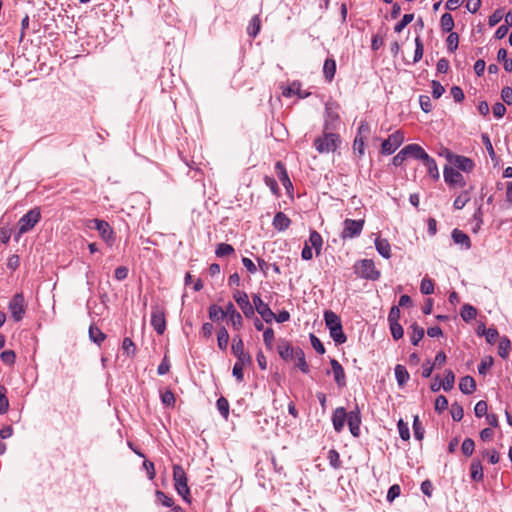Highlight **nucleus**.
Here are the masks:
<instances>
[{"instance_id": "obj_57", "label": "nucleus", "mask_w": 512, "mask_h": 512, "mask_svg": "<svg viewBox=\"0 0 512 512\" xmlns=\"http://www.w3.org/2000/svg\"><path fill=\"white\" fill-rule=\"evenodd\" d=\"M389 325H390L392 337L395 340H399L400 338L403 337L404 331H403L402 326L399 324V322L389 323Z\"/></svg>"}, {"instance_id": "obj_9", "label": "nucleus", "mask_w": 512, "mask_h": 512, "mask_svg": "<svg viewBox=\"0 0 512 512\" xmlns=\"http://www.w3.org/2000/svg\"><path fill=\"white\" fill-rule=\"evenodd\" d=\"M443 175L445 182L452 187L462 188L466 185L463 175L453 167L445 166Z\"/></svg>"}, {"instance_id": "obj_28", "label": "nucleus", "mask_w": 512, "mask_h": 512, "mask_svg": "<svg viewBox=\"0 0 512 512\" xmlns=\"http://www.w3.org/2000/svg\"><path fill=\"white\" fill-rule=\"evenodd\" d=\"M336 73V62L333 58H327L323 65V74L326 81L331 82Z\"/></svg>"}, {"instance_id": "obj_7", "label": "nucleus", "mask_w": 512, "mask_h": 512, "mask_svg": "<svg viewBox=\"0 0 512 512\" xmlns=\"http://www.w3.org/2000/svg\"><path fill=\"white\" fill-rule=\"evenodd\" d=\"M364 226V220H353V219H346L344 221V229L342 231V238H354L361 234L362 229Z\"/></svg>"}, {"instance_id": "obj_30", "label": "nucleus", "mask_w": 512, "mask_h": 512, "mask_svg": "<svg viewBox=\"0 0 512 512\" xmlns=\"http://www.w3.org/2000/svg\"><path fill=\"white\" fill-rule=\"evenodd\" d=\"M426 168L428 175L433 178L434 180H438L440 177L438 166L436 164V161L430 157L429 155L423 160L422 162Z\"/></svg>"}, {"instance_id": "obj_63", "label": "nucleus", "mask_w": 512, "mask_h": 512, "mask_svg": "<svg viewBox=\"0 0 512 512\" xmlns=\"http://www.w3.org/2000/svg\"><path fill=\"white\" fill-rule=\"evenodd\" d=\"M161 400L162 403L166 406H174L175 404V396L170 390H167L161 394Z\"/></svg>"}, {"instance_id": "obj_62", "label": "nucleus", "mask_w": 512, "mask_h": 512, "mask_svg": "<svg viewBox=\"0 0 512 512\" xmlns=\"http://www.w3.org/2000/svg\"><path fill=\"white\" fill-rule=\"evenodd\" d=\"M310 341L312 347L319 353L324 354L325 353V347L320 341L319 338H317L314 334H310Z\"/></svg>"}, {"instance_id": "obj_23", "label": "nucleus", "mask_w": 512, "mask_h": 512, "mask_svg": "<svg viewBox=\"0 0 512 512\" xmlns=\"http://www.w3.org/2000/svg\"><path fill=\"white\" fill-rule=\"evenodd\" d=\"M279 356L285 361H292L296 356V348H293L289 343H283L278 346Z\"/></svg>"}, {"instance_id": "obj_15", "label": "nucleus", "mask_w": 512, "mask_h": 512, "mask_svg": "<svg viewBox=\"0 0 512 512\" xmlns=\"http://www.w3.org/2000/svg\"><path fill=\"white\" fill-rule=\"evenodd\" d=\"M338 106L335 103H326L325 130L333 129L339 121Z\"/></svg>"}, {"instance_id": "obj_18", "label": "nucleus", "mask_w": 512, "mask_h": 512, "mask_svg": "<svg viewBox=\"0 0 512 512\" xmlns=\"http://www.w3.org/2000/svg\"><path fill=\"white\" fill-rule=\"evenodd\" d=\"M330 364L335 382L339 387H344L346 385V375L342 365L336 359H331Z\"/></svg>"}, {"instance_id": "obj_12", "label": "nucleus", "mask_w": 512, "mask_h": 512, "mask_svg": "<svg viewBox=\"0 0 512 512\" xmlns=\"http://www.w3.org/2000/svg\"><path fill=\"white\" fill-rule=\"evenodd\" d=\"M233 298L246 317L250 318L254 315V307L250 303L246 292L237 290L233 294Z\"/></svg>"}, {"instance_id": "obj_47", "label": "nucleus", "mask_w": 512, "mask_h": 512, "mask_svg": "<svg viewBox=\"0 0 512 512\" xmlns=\"http://www.w3.org/2000/svg\"><path fill=\"white\" fill-rule=\"evenodd\" d=\"M7 389L0 385V414H4L8 411L9 401L6 396Z\"/></svg>"}, {"instance_id": "obj_37", "label": "nucleus", "mask_w": 512, "mask_h": 512, "mask_svg": "<svg viewBox=\"0 0 512 512\" xmlns=\"http://www.w3.org/2000/svg\"><path fill=\"white\" fill-rule=\"evenodd\" d=\"M324 320L326 327L330 330L331 328L337 327L342 324L339 316L333 311H326L324 313Z\"/></svg>"}, {"instance_id": "obj_46", "label": "nucleus", "mask_w": 512, "mask_h": 512, "mask_svg": "<svg viewBox=\"0 0 512 512\" xmlns=\"http://www.w3.org/2000/svg\"><path fill=\"white\" fill-rule=\"evenodd\" d=\"M122 349H123L124 353H126V355L129 357H133L136 354L135 344L128 337L124 338L123 343H122Z\"/></svg>"}, {"instance_id": "obj_44", "label": "nucleus", "mask_w": 512, "mask_h": 512, "mask_svg": "<svg viewBox=\"0 0 512 512\" xmlns=\"http://www.w3.org/2000/svg\"><path fill=\"white\" fill-rule=\"evenodd\" d=\"M460 314L464 321H470L476 317L477 312L473 306H471L469 304H465L461 308Z\"/></svg>"}, {"instance_id": "obj_14", "label": "nucleus", "mask_w": 512, "mask_h": 512, "mask_svg": "<svg viewBox=\"0 0 512 512\" xmlns=\"http://www.w3.org/2000/svg\"><path fill=\"white\" fill-rule=\"evenodd\" d=\"M92 222L94 223V228L105 242L110 243L114 240V232L108 222L100 219H94Z\"/></svg>"}, {"instance_id": "obj_25", "label": "nucleus", "mask_w": 512, "mask_h": 512, "mask_svg": "<svg viewBox=\"0 0 512 512\" xmlns=\"http://www.w3.org/2000/svg\"><path fill=\"white\" fill-rule=\"evenodd\" d=\"M290 219L283 213L278 212L273 218V227L278 231H284L290 226Z\"/></svg>"}, {"instance_id": "obj_24", "label": "nucleus", "mask_w": 512, "mask_h": 512, "mask_svg": "<svg viewBox=\"0 0 512 512\" xmlns=\"http://www.w3.org/2000/svg\"><path fill=\"white\" fill-rule=\"evenodd\" d=\"M309 244L311 248H314L316 255H320L322 245H323V239L322 236L315 230H312L309 235V239L306 242Z\"/></svg>"}, {"instance_id": "obj_50", "label": "nucleus", "mask_w": 512, "mask_h": 512, "mask_svg": "<svg viewBox=\"0 0 512 512\" xmlns=\"http://www.w3.org/2000/svg\"><path fill=\"white\" fill-rule=\"evenodd\" d=\"M470 200L469 193L467 191L462 192L454 200L453 206L455 209H462Z\"/></svg>"}, {"instance_id": "obj_10", "label": "nucleus", "mask_w": 512, "mask_h": 512, "mask_svg": "<svg viewBox=\"0 0 512 512\" xmlns=\"http://www.w3.org/2000/svg\"><path fill=\"white\" fill-rule=\"evenodd\" d=\"M9 311L13 319L18 322L25 314L24 297L22 294H16L13 296L9 303Z\"/></svg>"}, {"instance_id": "obj_17", "label": "nucleus", "mask_w": 512, "mask_h": 512, "mask_svg": "<svg viewBox=\"0 0 512 512\" xmlns=\"http://www.w3.org/2000/svg\"><path fill=\"white\" fill-rule=\"evenodd\" d=\"M347 420H348V413H346V411L343 407H339V408L335 409V411L333 412V415H332V422H333L334 429L337 432H340L344 428Z\"/></svg>"}, {"instance_id": "obj_13", "label": "nucleus", "mask_w": 512, "mask_h": 512, "mask_svg": "<svg viewBox=\"0 0 512 512\" xmlns=\"http://www.w3.org/2000/svg\"><path fill=\"white\" fill-rule=\"evenodd\" d=\"M225 317H228L229 322L231 323L232 327L239 331L243 326V317L242 315L236 310L234 304L232 302H229L225 306Z\"/></svg>"}, {"instance_id": "obj_5", "label": "nucleus", "mask_w": 512, "mask_h": 512, "mask_svg": "<svg viewBox=\"0 0 512 512\" xmlns=\"http://www.w3.org/2000/svg\"><path fill=\"white\" fill-rule=\"evenodd\" d=\"M404 134L398 130L391 134L386 140L383 141L381 146V153L384 155L393 154L398 147L404 142Z\"/></svg>"}, {"instance_id": "obj_43", "label": "nucleus", "mask_w": 512, "mask_h": 512, "mask_svg": "<svg viewBox=\"0 0 512 512\" xmlns=\"http://www.w3.org/2000/svg\"><path fill=\"white\" fill-rule=\"evenodd\" d=\"M455 382V375L451 370H447L444 375V379L441 381L442 388L445 391H449L453 388Z\"/></svg>"}, {"instance_id": "obj_61", "label": "nucleus", "mask_w": 512, "mask_h": 512, "mask_svg": "<svg viewBox=\"0 0 512 512\" xmlns=\"http://www.w3.org/2000/svg\"><path fill=\"white\" fill-rule=\"evenodd\" d=\"M476 417L481 418L487 414V403L483 400L476 403L474 407Z\"/></svg>"}, {"instance_id": "obj_3", "label": "nucleus", "mask_w": 512, "mask_h": 512, "mask_svg": "<svg viewBox=\"0 0 512 512\" xmlns=\"http://www.w3.org/2000/svg\"><path fill=\"white\" fill-rule=\"evenodd\" d=\"M355 272L361 278L368 280H378L380 278V271L376 269L373 260L363 259L355 264Z\"/></svg>"}, {"instance_id": "obj_60", "label": "nucleus", "mask_w": 512, "mask_h": 512, "mask_svg": "<svg viewBox=\"0 0 512 512\" xmlns=\"http://www.w3.org/2000/svg\"><path fill=\"white\" fill-rule=\"evenodd\" d=\"M448 407V400L445 396L440 395L435 400V411L438 413L443 412Z\"/></svg>"}, {"instance_id": "obj_6", "label": "nucleus", "mask_w": 512, "mask_h": 512, "mask_svg": "<svg viewBox=\"0 0 512 512\" xmlns=\"http://www.w3.org/2000/svg\"><path fill=\"white\" fill-rule=\"evenodd\" d=\"M151 325L154 330L162 335L166 329L165 309L159 305L152 306Z\"/></svg>"}, {"instance_id": "obj_48", "label": "nucleus", "mask_w": 512, "mask_h": 512, "mask_svg": "<svg viewBox=\"0 0 512 512\" xmlns=\"http://www.w3.org/2000/svg\"><path fill=\"white\" fill-rule=\"evenodd\" d=\"M217 409L219 413L225 418H228L229 415V403L226 398L220 397L216 402Z\"/></svg>"}, {"instance_id": "obj_38", "label": "nucleus", "mask_w": 512, "mask_h": 512, "mask_svg": "<svg viewBox=\"0 0 512 512\" xmlns=\"http://www.w3.org/2000/svg\"><path fill=\"white\" fill-rule=\"evenodd\" d=\"M89 338L92 342L100 345L106 338V335L96 326L89 327Z\"/></svg>"}, {"instance_id": "obj_45", "label": "nucleus", "mask_w": 512, "mask_h": 512, "mask_svg": "<svg viewBox=\"0 0 512 512\" xmlns=\"http://www.w3.org/2000/svg\"><path fill=\"white\" fill-rule=\"evenodd\" d=\"M420 291L424 295L432 294L434 292V283H433V281L430 278H428V277H424L422 279V281H421Z\"/></svg>"}, {"instance_id": "obj_59", "label": "nucleus", "mask_w": 512, "mask_h": 512, "mask_svg": "<svg viewBox=\"0 0 512 512\" xmlns=\"http://www.w3.org/2000/svg\"><path fill=\"white\" fill-rule=\"evenodd\" d=\"M0 358L3 363L7 365H12L15 362L16 355L14 351L6 350L1 353Z\"/></svg>"}, {"instance_id": "obj_31", "label": "nucleus", "mask_w": 512, "mask_h": 512, "mask_svg": "<svg viewBox=\"0 0 512 512\" xmlns=\"http://www.w3.org/2000/svg\"><path fill=\"white\" fill-rule=\"evenodd\" d=\"M275 169H276L278 178L281 181V183L283 184V186L285 188H288V187L292 186V183H291V181L289 179V176H288V173L286 171V168H285L284 164L282 162L278 161L275 164Z\"/></svg>"}, {"instance_id": "obj_33", "label": "nucleus", "mask_w": 512, "mask_h": 512, "mask_svg": "<svg viewBox=\"0 0 512 512\" xmlns=\"http://www.w3.org/2000/svg\"><path fill=\"white\" fill-rule=\"evenodd\" d=\"M209 318L212 321H220L225 318V308H222L216 304H212L208 309Z\"/></svg>"}, {"instance_id": "obj_8", "label": "nucleus", "mask_w": 512, "mask_h": 512, "mask_svg": "<svg viewBox=\"0 0 512 512\" xmlns=\"http://www.w3.org/2000/svg\"><path fill=\"white\" fill-rule=\"evenodd\" d=\"M253 307L266 323H271L274 320L275 313L257 294L253 295Z\"/></svg>"}, {"instance_id": "obj_51", "label": "nucleus", "mask_w": 512, "mask_h": 512, "mask_svg": "<svg viewBox=\"0 0 512 512\" xmlns=\"http://www.w3.org/2000/svg\"><path fill=\"white\" fill-rule=\"evenodd\" d=\"M447 48L449 51L454 52L458 48L459 36L455 32H450L447 37Z\"/></svg>"}, {"instance_id": "obj_21", "label": "nucleus", "mask_w": 512, "mask_h": 512, "mask_svg": "<svg viewBox=\"0 0 512 512\" xmlns=\"http://www.w3.org/2000/svg\"><path fill=\"white\" fill-rule=\"evenodd\" d=\"M375 248L385 259H389L391 257V246L388 240L377 237L375 239Z\"/></svg>"}, {"instance_id": "obj_26", "label": "nucleus", "mask_w": 512, "mask_h": 512, "mask_svg": "<svg viewBox=\"0 0 512 512\" xmlns=\"http://www.w3.org/2000/svg\"><path fill=\"white\" fill-rule=\"evenodd\" d=\"M470 477L473 481L480 482L483 480V467L478 459H473L470 465Z\"/></svg>"}, {"instance_id": "obj_40", "label": "nucleus", "mask_w": 512, "mask_h": 512, "mask_svg": "<svg viewBox=\"0 0 512 512\" xmlns=\"http://www.w3.org/2000/svg\"><path fill=\"white\" fill-rule=\"evenodd\" d=\"M440 26L444 32H451L454 27V19L450 13H444L440 19Z\"/></svg>"}, {"instance_id": "obj_41", "label": "nucleus", "mask_w": 512, "mask_h": 512, "mask_svg": "<svg viewBox=\"0 0 512 512\" xmlns=\"http://www.w3.org/2000/svg\"><path fill=\"white\" fill-rule=\"evenodd\" d=\"M260 27H261V21H260L259 16L256 15V16L252 17V19L250 20L249 25L247 27V32L250 36L256 37L260 31Z\"/></svg>"}, {"instance_id": "obj_1", "label": "nucleus", "mask_w": 512, "mask_h": 512, "mask_svg": "<svg viewBox=\"0 0 512 512\" xmlns=\"http://www.w3.org/2000/svg\"><path fill=\"white\" fill-rule=\"evenodd\" d=\"M339 144V135L332 132H324L322 136L317 137L314 141L316 150L321 154L334 152Z\"/></svg>"}, {"instance_id": "obj_56", "label": "nucleus", "mask_w": 512, "mask_h": 512, "mask_svg": "<svg viewBox=\"0 0 512 512\" xmlns=\"http://www.w3.org/2000/svg\"><path fill=\"white\" fill-rule=\"evenodd\" d=\"M263 341L268 349H272L274 342V331L272 328H267L263 332Z\"/></svg>"}, {"instance_id": "obj_20", "label": "nucleus", "mask_w": 512, "mask_h": 512, "mask_svg": "<svg viewBox=\"0 0 512 512\" xmlns=\"http://www.w3.org/2000/svg\"><path fill=\"white\" fill-rule=\"evenodd\" d=\"M349 430L353 436H358L360 431V413L358 410L351 411L348 413V420H347Z\"/></svg>"}, {"instance_id": "obj_22", "label": "nucleus", "mask_w": 512, "mask_h": 512, "mask_svg": "<svg viewBox=\"0 0 512 512\" xmlns=\"http://www.w3.org/2000/svg\"><path fill=\"white\" fill-rule=\"evenodd\" d=\"M452 239L456 244L461 245L466 250L470 249L471 247L469 236L459 229H454L452 231Z\"/></svg>"}, {"instance_id": "obj_39", "label": "nucleus", "mask_w": 512, "mask_h": 512, "mask_svg": "<svg viewBox=\"0 0 512 512\" xmlns=\"http://www.w3.org/2000/svg\"><path fill=\"white\" fill-rule=\"evenodd\" d=\"M410 329L412 330L411 336H410L411 342L413 345H418V343L424 336V329L422 327L418 326L416 323H413L410 326Z\"/></svg>"}, {"instance_id": "obj_2", "label": "nucleus", "mask_w": 512, "mask_h": 512, "mask_svg": "<svg viewBox=\"0 0 512 512\" xmlns=\"http://www.w3.org/2000/svg\"><path fill=\"white\" fill-rule=\"evenodd\" d=\"M41 213L38 208L29 210L18 221V232L15 240L18 241L20 236L32 230L35 225L40 221Z\"/></svg>"}, {"instance_id": "obj_36", "label": "nucleus", "mask_w": 512, "mask_h": 512, "mask_svg": "<svg viewBox=\"0 0 512 512\" xmlns=\"http://www.w3.org/2000/svg\"><path fill=\"white\" fill-rule=\"evenodd\" d=\"M229 342V333L225 327H221L217 333V344L220 350L225 351Z\"/></svg>"}, {"instance_id": "obj_58", "label": "nucleus", "mask_w": 512, "mask_h": 512, "mask_svg": "<svg viewBox=\"0 0 512 512\" xmlns=\"http://www.w3.org/2000/svg\"><path fill=\"white\" fill-rule=\"evenodd\" d=\"M328 460L330 462V465L333 467V468H339L341 466V461H340V457H339V454L337 452V450H329V453H328Z\"/></svg>"}, {"instance_id": "obj_19", "label": "nucleus", "mask_w": 512, "mask_h": 512, "mask_svg": "<svg viewBox=\"0 0 512 512\" xmlns=\"http://www.w3.org/2000/svg\"><path fill=\"white\" fill-rule=\"evenodd\" d=\"M407 158L412 157L423 162L428 156L426 151L418 144H409L403 148Z\"/></svg>"}, {"instance_id": "obj_54", "label": "nucleus", "mask_w": 512, "mask_h": 512, "mask_svg": "<svg viewBox=\"0 0 512 512\" xmlns=\"http://www.w3.org/2000/svg\"><path fill=\"white\" fill-rule=\"evenodd\" d=\"M156 498L165 507H172L174 504L173 499L160 490L156 491Z\"/></svg>"}, {"instance_id": "obj_32", "label": "nucleus", "mask_w": 512, "mask_h": 512, "mask_svg": "<svg viewBox=\"0 0 512 512\" xmlns=\"http://www.w3.org/2000/svg\"><path fill=\"white\" fill-rule=\"evenodd\" d=\"M295 365L303 372L308 373L309 372V366L305 359V354L301 348H296V356L295 359Z\"/></svg>"}, {"instance_id": "obj_34", "label": "nucleus", "mask_w": 512, "mask_h": 512, "mask_svg": "<svg viewBox=\"0 0 512 512\" xmlns=\"http://www.w3.org/2000/svg\"><path fill=\"white\" fill-rule=\"evenodd\" d=\"M394 372L396 380L400 386H403L409 380V373L403 365H396Z\"/></svg>"}, {"instance_id": "obj_16", "label": "nucleus", "mask_w": 512, "mask_h": 512, "mask_svg": "<svg viewBox=\"0 0 512 512\" xmlns=\"http://www.w3.org/2000/svg\"><path fill=\"white\" fill-rule=\"evenodd\" d=\"M448 160L459 170L470 172L474 168L473 161L465 156L448 154Z\"/></svg>"}, {"instance_id": "obj_52", "label": "nucleus", "mask_w": 512, "mask_h": 512, "mask_svg": "<svg viewBox=\"0 0 512 512\" xmlns=\"http://www.w3.org/2000/svg\"><path fill=\"white\" fill-rule=\"evenodd\" d=\"M250 364L251 363H242V362H239V361H236V363L234 364L232 373H233V376L236 377V379L239 382H242L243 379H244V374H243L244 366L245 365H250Z\"/></svg>"}, {"instance_id": "obj_53", "label": "nucleus", "mask_w": 512, "mask_h": 512, "mask_svg": "<svg viewBox=\"0 0 512 512\" xmlns=\"http://www.w3.org/2000/svg\"><path fill=\"white\" fill-rule=\"evenodd\" d=\"M450 413L454 421H460L464 416L463 408L458 403H453L451 405Z\"/></svg>"}, {"instance_id": "obj_29", "label": "nucleus", "mask_w": 512, "mask_h": 512, "mask_svg": "<svg viewBox=\"0 0 512 512\" xmlns=\"http://www.w3.org/2000/svg\"><path fill=\"white\" fill-rule=\"evenodd\" d=\"M459 389L464 394H472L476 389L475 380L471 376L462 377L459 383Z\"/></svg>"}, {"instance_id": "obj_42", "label": "nucleus", "mask_w": 512, "mask_h": 512, "mask_svg": "<svg viewBox=\"0 0 512 512\" xmlns=\"http://www.w3.org/2000/svg\"><path fill=\"white\" fill-rule=\"evenodd\" d=\"M511 347V342L507 337L501 338L498 345V354L502 358H507L509 356Z\"/></svg>"}, {"instance_id": "obj_64", "label": "nucleus", "mask_w": 512, "mask_h": 512, "mask_svg": "<svg viewBox=\"0 0 512 512\" xmlns=\"http://www.w3.org/2000/svg\"><path fill=\"white\" fill-rule=\"evenodd\" d=\"M501 98L507 105H512V88H503L501 91Z\"/></svg>"}, {"instance_id": "obj_55", "label": "nucleus", "mask_w": 512, "mask_h": 512, "mask_svg": "<svg viewBox=\"0 0 512 512\" xmlns=\"http://www.w3.org/2000/svg\"><path fill=\"white\" fill-rule=\"evenodd\" d=\"M413 19V14H405L402 20L395 25V32L400 33L408 24H410L413 21Z\"/></svg>"}, {"instance_id": "obj_27", "label": "nucleus", "mask_w": 512, "mask_h": 512, "mask_svg": "<svg viewBox=\"0 0 512 512\" xmlns=\"http://www.w3.org/2000/svg\"><path fill=\"white\" fill-rule=\"evenodd\" d=\"M282 94L285 97L298 95L300 98H306L309 95L308 93H301V84L297 81H294L289 86L285 87L282 91Z\"/></svg>"}, {"instance_id": "obj_4", "label": "nucleus", "mask_w": 512, "mask_h": 512, "mask_svg": "<svg viewBox=\"0 0 512 512\" xmlns=\"http://www.w3.org/2000/svg\"><path fill=\"white\" fill-rule=\"evenodd\" d=\"M173 480L175 489L177 490L178 494L186 499L190 493V490L187 484L186 473L180 465H174L173 467Z\"/></svg>"}, {"instance_id": "obj_11", "label": "nucleus", "mask_w": 512, "mask_h": 512, "mask_svg": "<svg viewBox=\"0 0 512 512\" xmlns=\"http://www.w3.org/2000/svg\"><path fill=\"white\" fill-rule=\"evenodd\" d=\"M232 353L237 358V361L242 363H251L252 358L249 355V353L245 352L244 350V343L242 338L237 335L233 337V344H232Z\"/></svg>"}, {"instance_id": "obj_35", "label": "nucleus", "mask_w": 512, "mask_h": 512, "mask_svg": "<svg viewBox=\"0 0 512 512\" xmlns=\"http://www.w3.org/2000/svg\"><path fill=\"white\" fill-rule=\"evenodd\" d=\"M331 338L336 344H343L346 342L347 337L343 332L342 324L329 330Z\"/></svg>"}, {"instance_id": "obj_49", "label": "nucleus", "mask_w": 512, "mask_h": 512, "mask_svg": "<svg viewBox=\"0 0 512 512\" xmlns=\"http://www.w3.org/2000/svg\"><path fill=\"white\" fill-rule=\"evenodd\" d=\"M234 252V248L227 243H220L216 248V255L218 257H225L231 255Z\"/></svg>"}]
</instances>
